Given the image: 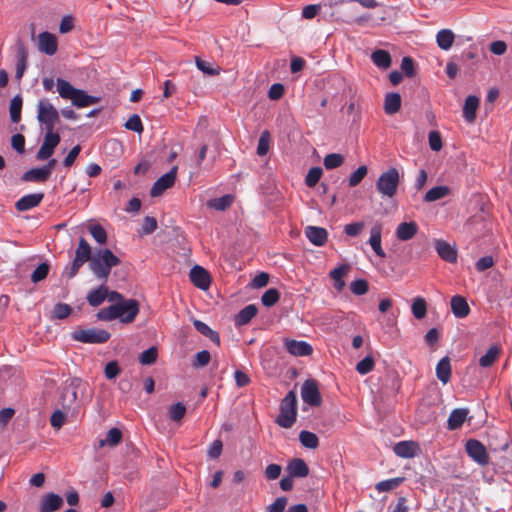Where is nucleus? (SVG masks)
<instances>
[{"instance_id":"1","label":"nucleus","mask_w":512,"mask_h":512,"mask_svg":"<svg viewBox=\"0 0 512 512\" xmlns=\"http://www.w3.org/2000/svg\"><path fill=\"white\" fill-rule=\"evenodd\" d=\"M57 92L61 98L70 100L72 105L77 108L88 107L98 101L97 97L75 88L70 82L62 78H57Z\"/></svg>"},{"instance_id":"2","label":"nucleus","mask_w":512,"mask_h":512,"mask_svg":"<svg viewBox=\"0 0 512 512\" xmlns=\"http://www.w3.org/2000/svg\"><path fill=\"white\" fill-rule=\"evenodd\" d=\"M119 263L120 259L110 249H98L92 257L89 267L98 279L106 281L111 269Z\"/></svg>"},{"instance_id":"3","label":"nucleus","mask_w":512,"mask_h":512,"mask_svg":"<svg viewBox=\"0 0 512 512\" xmlns=\"http://www.w3.org/2000/svg\"><path fill=\"white\" fill-rule=\"evenodd\" d=\"M296 416L297 397L294 391H289L281 401L276 423L282 428H291L296 422Z\"/></svg>"},{"instance_id":"4","label":"nucleus","mask_w":512,"mask_h":512,"mask_svg":"<svg viewBox=\"0 0 512 512\" xmlns=\"http://www.w3.org/2000/svg\"><path fill=\"white\" fill-rule=\"evenodd\" d=\"M37 120L44 126L45 131H54L56 124L60 122V114L49 99L42 98L38 101Z\"/></svg>"},{"instance_id":"5","label":"nucleus","mask_w":512,"mask_h":512,"mask_svg":"<svg viewBox=\"0 0 512 512\" xmlns=\"http://www.w3.org/2000/svg\"><path fill=\"white\" fill-rule=\"evenodd\" d=\"M400 182V174L397 168H389L383 172L376 181V189L382 197L393 198Z\"/></svg>"},{"instance_id":"6","label":"nucleus","mask_w":512,"mask_h":512,"mask_svg":"<svg viewBox=\"0 0 512 512\" xmlns=\"http://www.w3.org/2000/svg\"><path fill=\"white\" fill-rule=\"evenodd\" d=\"M110 336L108 331L98 328L78 329L71 333L73 340L90 344L105 343L109 340Z\"/></svg>"},{"instance_id":"7","label":"nucleus","mask_w":512,"mask_h":512,"mask_svg":"<svg viewBox=\"0 0 512 512\" xmlns=\"http://www.w3.org/2000/svg\"><path fill=\"white\" fill-rule=\"evenodd\" d=\"M466 452L470 458H472L479 465H487L489 462V456L485 446L478 440L469 439L465 445Z\"/></svg>"},{"instance_id":"8","label":"nucleus","mask_w":512,"mask_h":512,"mask_svg":"<svg viewBox=\"0 0 512 512\" xmlns=\"http://www.w3.org/2000/svg\"><path fill=\"white\" fill-rule=\"evenodd\" d=\"M59 142V134L54 133V131H45L44 141L36 155L37 159L44 161L50 158Z\"/></svg>"},{"instance_id":"9","label":"nucleus","mask_w":512,"mask_h":512,"mask_svg":"<svg viewBox=\"0 0 512 512\" xmlns=\"http://www.w3.org/2000/svg\"><path fill=\"white\" fill-rule=\"evenodd\" d=\"M177 166L158 178L153 184L150 194L152 197L160 196L166 189L172 187L176 180Z\"/></svg>"},{"instance_id":"10","label":"nucleus","mask_w":512,"mask_h":512,"mask_svg":"<svg viewBox=\"0 0 512 512\" xmlns=\"http://www.w3.org/2000/svg\"><path fill=\"white\" fill-rule=\"evenodd\" d=\"M302 400L310 406H319L322 402L317 384L314 380H306L301 387Z\"/></svg>"},{"instance_id":"11","label":"nucleus","mask_w":512,"mask_h":512,"mask_svg":"<svg viewBox=\"0 0 512 512\" xmlns=\"http://www.w3.org/2000/svg\"><path fill=\"white\" fill-rule=\"evenodd\" d=\"M118 307H120V321L123 323H131L139 313V304L134 299L118 302Z\"/></svg>"},{"instance_id":"12","label":"nucleus","mask_w":512,"mask_h":512,"mask_svg":"<svg viewBox=\"0 0 512 512\" xmlns=\"http://www.w3.org/2000/svg\"><path fill=\"white\" fill-rule=\"evenodd\" d=\"M190 281L201 290H207L211 284V278L207 270L199 265H195L189 273Z\"/></svg>"},{"instance_id":"13","label":"nucleus","mask_w":512,"mask_h":512,"mask_svg":"<svg viewBox=\"0 0 512 512\" xmlns=\"http://www.w3.org/2000/svg\"><path fill=\"white\" fill-rule=\"evenodd\" d=\"M350 271L349 264H340L329 272V277L333 281V288L338 292H342L345 288L344 278L348 275Z\"/></svg>"},{"instance_id":"14","label":"nucleus","mask_w":512,"mask_h":512,"mask_svg":"<svg viewBox=\"0 0 512 512\" xmlns=\"http://www.w3.org/2000/svg\"><path fill=\"white\" fill-rule=\"evenodd\" d=\"M58 43L55 35L42 32L38 35V49L46 55L52 56L57 52Z\"/></svg>"},{"instance_id":"15","label":"nucleus","mask_w":512,"mask_h":512,"mask_svg":"<svg viewBox=\"0 0 512 512\" xmlns=\"http://www.w3.org/2000/svg\"><path fill=\"white\" fill-rule=\"evenodd\" d=\"M284 347L293 356H309L313 352L312 346L306 341L286 339Z\"/></svg>"},{"instance_id":"16","label":"nucleus","mask_w":512,"mask_h":512,"mask_svg":"<svg viewBox=\"0 0 512 512\" xmlns=\"http://www.w3.org/2000/svg\"><path fill=\"white\" fill-rule=\"evenodd\" d=\"M305 236L313 245L322 247L327 242L328 232L322 227L307 226L305 228Z\"/></svg>"},{"instance_id":"17","label":"nucleus","mask_w":512,"mask_h":512,"mask_svg":"<svg viewBox=\"0 0 512 512\" xmlns=\"http://www.w3.org/2000/svg\"><path fill=\"white\" fill-rule=\"evenodd\" d=\"M381 241H382V225L375 224L374 226H372V228L370 230V237H369L368 243L377 256H379L380 258H384V257H386V253L382 248Z\"/></svg>"},{"instance_id":"18","label":"nucleus","mask_w":512,"mask_h":512,"mask_svg":"<svg viewBox=\"0 0 512 512\" xmlns=\"http://www.w3.org/2000/svg\"><path fill=\"white\" fill-rule=\"evenodd\" d=\"M63 498L55 493H48L41 498L40 512H55L63 505Z\"/></svg>"},{"instance_id":"19","label":"nucleus","mask_w":512,"mask_h":512,"mask_svg":"<svg viewBox=\"0 0 512 512\" xmlns=\"http://www.w3.org/2000/svg\"><path fill=\"white\" fill-rule=\"evenodd\" d=\"M44 198V193H32L22 196L16 203L15 208L18 211H28L34 207H37Z\"/></svg>"},{"instance_id":"20","label":"nucleus","mask_w":512,"mask_h":512,"mask_svg":"<svg viewBox=\"0 0 512 512\" xmlns=\"http://www.w3.org/2000/svg\"><path fill=\"white\" fill-rule=\"evenodd\" d=\"M435 249L438 255L449 263H455L457 261V251L455 247L451 246L448 242L444 240H436Z\"/></svg>"},{"instance_id":"21","label":"nucleus","mask_w":512,"mask_h":512,"mask_svg":"<svg viewBox=\"0 0 512 512\" xmlns=\"http://www.w3.org/2000/svg\"><path fill=\"white\" fill-rule=\"evenodd\" d=\"M418 232V225L414 221L402 222L395 230V236L399 241L411 240Z\"/></svg>"},{"instance_id":"22","label":"nucleus","mask_w":512,"mask_h":512,"mask_svg":"<svg viewBox=\"0 0 512 512\" xmlns=\"http://www.w3.org/2000/svg\"><path fill=\"white\" fill-rule=\"evenodd\" d=\"M27 57H28V54H27V50L25 48L24 43L22 41H18L16 43L17 63H16V74H15V78L17 80H21V78L24 75V72L26 69V64H27Z\"/></svg>"},{"instance_id":"23","label":"nucleus","mask_w":512,"mask_h":512,"mask_svg":"<svg viewBox=\"0 0 512 512\" xmlns=\"http://www.w3.org/2000/svg\"><path fill=\"white\" fill-rule=\"evenodd\" d=\"M451 311L456 318L462 319L469 315L470 307L466 299L460 295H455L450 301Z\"/></svg>"},{"instance_id":"24","label":"nucleus","mask_w":512,"mask_h":512,"mask_svg":"<svg viewBox=\"0 0 512 512\" xmlns=\"http://www.w3.org/2000/svg\"><path fill=\"white\" fill-rule=\"evenodd\" d=\"M418 446L413 441H400L393 447L394 453L401 458H413L417 455Z\"/></svg>"},{"instance_id":"25","label":"nucleus","mask_w":512,"mask_h":512,"mask_svg":"<svg viewBox=\"0 0 512 512\" xmlns=\"http://www.w3.org/2000/svg\"><path fill=\"white\" fill-rule=\"evenodd\" d=\"M287 471L291 477L304 478L309 474L306 462L301 458L292 459L287 465Z\"/></svg>"},{"instance_id":"26","label":"nucleus","mask_w":512,"mask_h":512,"mask_svg":"<svg viewBox=\"0 0 512 512\" xmlns=\"http://www.w3.org/2000/svg\"><path fill=\"white\" fill-rule=\"evenodd\" d=\"M479 106V98L475 95H469L463 106V117L464 119L472 123L476 118V111Z\"/></svg>"},{"instance_id":"27","label":"nucleus","mask_w":512,"mask_h":512,"mask_svg":"<svg viewBox=\"0 0 512 512\" xmlns=\"http://www.w3.org/2000/svg\"><path fill=\"white\" fill-rule=\"evenodd\" d=\"M468 415V410L464 408H458L452 410L447 420L448 430H456L462 426Z\"/></svg>"},{"instance_id":"28","label":"nucleus","mask_w":512,"mask_h":512,"mask_svg":"<svg viewBox=\"0 0 512 512\" xmlns=\"http://www.w3.org/2000/svg\"><path fill=\"white\" fill-rule=\"evenodd\" d=\"M401 108V96L397 92H390L385 95L384 111L388 115L397 113Z\"/></svg>"},{"instance_id":"29","label":"nucleus","mask_w":512,"mask_h":512,"mask_svg":"<svg viewBox=\"0 0 512 512\" xmlns=\"http://www.w3.org/2000/svg\"><path fill=\"white\" fill-rule=\"evenodd\" d=\"M108 296V288L105 285H100L98 288L91 290L87 294V301L92 307L101 305Z\"/></svg>"},{"instance_id":"30","label":"nucleus","mask_w":512,"mask_h":512,"mask_svg":"<svg viewBox=\"0 0 512 512\" xmlns=\"http://www.w3.org/2000/svg\"><path fill=\"white\" fill-rule=\"evenodd\" d=\"M234 201V196L231 194L223 195L219 198L209 199L206 202L207 208L216 210V211H225L228 209Z\"/></svg>"},{"instance_id":"31","label":"nucleus","mask_w":512,"mask_h":512,"mask_svg":"<svg viewBox=\"0 0 512 512\" xmlns=\"http://www.w3.org/2000/svg\"><path fill=\"white\" fill-rule=\"evenodd\" d=\"M257 307L253 304L247 305L235 316V325L244 326L248 324L257 314Z\"/></svg>"},{"instance_id":"32","label":"nucleus","mask_w":512,"mask_h":512,"mask_svg":"<svg viewBox=\"0 0 512 512\" xmlns=\"http://www.w3.org/2000/svg\"><path fill=\"white\" fill-rule=\"evenodd\" d=\"M436 376L443 384H447L450 381L451 365L448 357H443L437 363Z\"/></svg>"},{"instance_id":"33","label":"nucleus","mask_w":512,"mask_h":512,"mask_svg":"<svg viewBox=\"0 0 512 512\" xmlns=\"http://www.w3.org/2000/svg\"><path fill=\"white\" fill-rule=\"evenodd\" d=\"M50 175L43 167L32 168L22 175V180L25 182H45Z\"/></svg>"},{"instance_id":"34","label":"nucleus","mask_w":512,"mask_h":512,"mask_svg":"<svg viewBox=\"0 0 512 512\" xmlns=\"http://www.w3.org/2000/svg\"><path fill=\"white\" fill-rule=\"evenodd\" d=\"M455 35L450 29H442L436 35V42L440 49L449 50L454 42Z\"/></svg>"},{"instance_id":"35","label":"nucleus","mask_w":512,"mask_h":512,"mask_svg":"<svg viewBox=\"0 0 512 512\" xmlns=\"http://www.w3.org/2000/svg\"><path fill=\"white\" fill-rule=\"evenodd\" d=\"M449 193H450V188L448 186H444V185L435 186L426 192V194L424 196V201L428 202V203L434 202V201L440 200V199L448 196Z\"/></svg>"},{"instance_id":"36","label":"nucleus","mask_w":512,"mask_h":512,"mask_svg":"<svg viewBox=\"0 0 512 512\" xmlns=\"http://www.w3.org/2000/svg\"><path fill=\"white\" fill-rule=\"evenodd\" d=\"M371 59L377 67L382 68V69H387L391 65L390 54L387 51L382 50V49H378V50L374 51L371 54Z\"/></svg>"},{"instance_id":"37","label":"nucleus","mask_w":512,"mask_h":512,"mask_svg":"<svg viewBox=\"0 0 512 512\" xmlns=\"http://www.w3.org/2000/svg\"><path fill=\"white\" fill-rule=\"evenodd\" d=\"M500 354V348L497 345H492L487 352L480 357L479 365L483 368H488L493 365Z\"/></svg>"},{"instance_id":"38","label":"nucleus","mask_w":512,"mask_h":512,"mask_svg":"<svg viewBox=\"0 0 512 512\" xmlns=\"http://www.w3.org/2000/svg\"><path fill=\"white\" fill-rule=\"evenodd\" d=\"M299 441L305 448L316 449L319 445V439L313 432L303 430L299 434Z\"/></svg>"},{"instance_id":"39","label":"nucleus","mask_w":512,"mask_h":512,"mask_svg":"<svg viewBox=\"0 0 512 512\" xmlns=\"http://www.w3.org/2000/svg\"><path fill=\"white\" fill-rule=\"evenodd\" d=\"M62 406L67 409H71L77 400V390L73 385H69L64 388L62 393Z\"/></svg>"},{"instance_id":"40","label":"nucleus","mask_w":512,"mask_h":512,"mask_svg":"<svg viewBox=\"0 0 512 512\" xmlns=\"http://www.w3.org/2000/svg\"><path fill=\"white\" fill-rule=\"evenodd\" d=\"M120 307H118V303L111 305L107 308H102L97 313V318L102 321H111L114 319H120Z\"/></svg>"},{"instance_id":"41","label":"nucleus","mask_w":512,"mask_h":512,"mask_svg":"<svg viewBox=\"0 0 512 512\" xmlns=\"http://www.w3.org/2000/svg\"><path fill=\"white\" fill-rule=\"evenodd\" d=\"M22 97L20 95L14 96L10 101V118L13 123H18L21 119Z\"/></svg>"},{"instance_id":"42","label":"nucleus","mask_w":512,"mask_h":512,"mask_svg":"<svg viewBox=\"0 0 512 512\" xmlns=\"http://www.w3.org/2000/svg\"><path fill=\"white\" fill-rule=\"evenodd\" d=\"M411 311L416 319H423L427 314V304L424 298L416 297L411 305Z\"/></svg>"},{"instance_id":"43","label":"nucleus","mask_w":512,"mask_h":512,"mask_svg":"<svg viewBox=\"0 0 512 512\" xmlns=\"http://www.w3.org/2000/svg\"><path fill=\"white\" fill-rule=\"evenodd\" d=\"M404 478L396 477L387 480L380 481L376 484L375 489L378 492H388L397 488L402 482Z\"/></svg>"},{"instance_id":"44","label":"nucleus","mask_w":512,"mask_h":512,"mask_svg":"<svg viewBox=\"0 0 512 512\" xmlns=\"http://www.w3.org/2000/svg\"><path fill=\"white\" fill-rule=\"evenodd\" d=\"M75 257L84 260L85 262L91 261V247L89 243L84 239L80 238L78 247L75 251Z\"/></svg>"},{"instance_id":"45","label":"nucleus","mask_w":512,"mask_h":512,"mask_svg":"<svg viewBox=\"0 0 512 512\" xmlns=\"http://www.w3.org/2000/svg\"><path fill=\"white\" fill-rule=\"evenodd\" d=\"M122 439V432L118 428H111L105 437V439L100 441V446L103 447L105 445L115 446L120 443Z\"/></svg>"},{"instance_id":"46","label":"nucleus","mask_w":512,"mask_h":512,"mask_svg":"<svg viewBox=\"0 0 512 512\" xmlns=\"http://www.w3.org/2000/svg\"><path fill=\"white\" fill-rule=\"evenodd\" d=\"M344 163V157L339 153L327 154L324 157L323 164L326 169L331 170L340 167Z\"/></svg>"},{"instance_id":"47","label":"nucleus","mask_w":512,"mask_h":512,"mask_svg":"<svg viewBox=\"0 0 512 512\" xmlns=\"http://www.w3.org/2000/svg\"><path fill=\"white\" fill-rule=\"evenodd\" d=\"M280 298V293L275 288H270L264 292V294L261 297V302L266 307H272L275 305Z\"/></svg>"},{"instance_id":"48","label":"nucleus","mask_w":512,"mask_h":512,"mask_svg":"<svg viewBox=\"0 0 512 512\" xmlns=\"http://www.w3.org/2000/svg\"><path fill=\"white\" fill-rule=\"evenodd\" d=\"M195 63L197 68L202 71L204 74L207 75H218L220 73V68L218 66H213L210 62H207L205 60H202L199 57L195 58Z\"/></svg>"},{"instance_id":"49","label":"nucleus","mask_w":512,"mask_h":512,"mask_svg":"<svg viewBox=\"0 0 512 512\" xmlns=\"http://www.w3.org/2000/svg\"><path fill=\"white\" fill-rule=\"evenodd\" d=\"M89 232L94 240L99 244H104L107 241L106 230L100 224H93L89 227Z\"/></svg>"},{"instance_id":"50","label":"nucleus","mask_w":512,"mask_h":512,"mask_svg":"<svg viewBox=\"0 0 512 512\" xmlns=\"http://www.w3.org/2000/svg\"><path fill=\"white\" fill-rule=\"evenodd\" d=\"M158 352L157 348L152 346L144 350L139 356V362L142 365H151L157 360Z\"/></svg>"},{"instance_id":"51","label":"nucleus","mask_w":512,"mask_h":512,"mask_svg":"<svg viewBox=\"0 0 512 512\" xmlns=\"http://www.w3.org/2000/svg\"><path fill=\"white\" fill-rule=\"evenodd\" d=\"M374 365H375L374 359L370 355H368L357 363L356 371L360 375H366L373 370Z\"/></svg>"},{"instance_id":"52","label":"nucleus","mask_w":512,"mask_h":512,"mask_svg":"<svg viewBox=\"0 0 512 512\" xmlns=\"http://www.w3.org/2000/svg\"><path fill=\"white\" fill-rule=\"evenodd\" d=\"M368 169L365 165L359 166L354 172L351 173L348 184L350 187L357 186L367 175Z\"/></svg>"},{"instance_id":"53","label":"nucleus","mask_w":512,"mask_h":512,"mask_svg":"<svg viewBox=\"0 0 512 512\" xmlns=\"http://www.w3.org/2000/svg\"><path fill=\"white\" fill-rule=\"evenodd\" d=\"M322 172L321 167H312L305 177L306 186L310 188L314 187L319 182Z\"/></svg>"},{"instance_id":"54","label":"nucleus","mask_w":512,"mask_h":512,"mask_svg":"<svg viewBox=\"0 0 512 512\" xmlns=\"http://www.w3.org/2000/svg\"><path fill=\"white\" fill-rule=\"evenodd\" d=\"M49 264L47 262L41 263L31 274V281L38 283L44 280L49 273Z\"/></svg>"},{"instance_id":"55","label":"nucleus","mask_w":512,"mask_h":512,"mask_svg":"<svg viewBox=\"0 0 512 512\" xmlns=\"http://www.w3.org/2000/svg\"><path fill=\"white\" fill-rule=\"evenodd\" d=\"M72 312V308L65 303H57L52 310V318L65 319Z\"/></svg>"},{"instance_id":"56","label":"nucleus","mask_w":512,"mask_h":512,"mask_svg":"<svg viewBox=\"0 0 512 512\" xmlns=\"http://www.w3.org/2000/svg\"><path fill=\"white\" fill-rule=\"evenodd\" d=\"M186 413V407L183 403L177 402L169 408V418L172 421H180Z\"/></svg>"},{"instance_id":"57","label":"nucleus","mask_w":512,"mask_h":512,"mask_svg":"<svg viewBox=\"0 0 512 512\" xmlns=\"http://www.w3.org/2000/svg\"><path fill=\"white\" fill-rule=\"evenodd\" d=\"M350 290L354 295H364L369 290L368 282L365 279L354 280L350 284Z\"/></svg>"},{"instance_id":"58","label":"nucleus","mask_w":512,"mask_h":512,"mask_svg":"<svg viewBox=\"0 0 512 512\" xmlns=\"http://www.w3.org/2000/svg\"><path fill=\"white\" fill-rule=\"evenodd\" d=\"M364 227L365 224L362 221L349 223L344 226V233L349 237H356L361 233Z\"/></svg>"},{"instance_id":"59","label":"nucleus","mask_w":512,"mask_h":512,"mask_svg":"<svg viewBox=\"0 0 512 512\" xmlns=\"http://www.w3.org/2000/svg\"><path fill=\"white\" fill-rule=\"evenodd\" d=\"M125 128L137 133H141L143 131L142 121L137 114H133L125 123Z\"/></svg>"},{"instance_id":"60","label":"nucleus","mask_w":512,"mask_h":512,"mask_svg":"<svg viewBox=\"0 0 512 512\" xmlns=\"http://www.w3.org/2000/svg\"><path fill=\"white\" fill-rule=\"evenodd\" d=\"M210 358L211 356L209 351L202 350L196 354L195 359L192 362V366L194 368H202L209 363Z\"/></svg>"},{"instance_id":"61","label":"nucleus","mask_w":512,"mask_h":512,"mask_svg":"<svg viewBox=\"0 0 512 512\" xmlns=\"http://www.w3.org/2000/svg\"><path fill=\"white\" fill-rule=\"evenodd\" d=\"M269 150V133L267 131H264L258 141L257 146V154L259 156H264L267 154Z\"/></svg>"},{"instance_id":"62","label":"nucleus","mask_w":512,"mask_h":512,"mask_svg":"<svg viewBox=\"0 0 512 512\" xmlns=\"http://www.w3.org/2000/svg\"><path fill=\"white\" fill-rule=\"evenodd\" d=\"M429 146L433 151H439L442 148V139L437 131H430L428 135Z\"/></svg>"},{"instance_id":"63","label":"nucleus","mask_w":512,"mask_h":512,"mask_svg":"<svg viewBox=\"0 0 512 512\" xmlns=\"http://www.w3.org/2000/svg\"><path fill=\"white\" fill-rule=\"evenodd\" d=\"M287 505V498L284 496L278 497L272 504H270L266 512H283Z\"/></svg>"},{"instance_id":"64","label":"nucleus","mask_w":512,"mask_h":512,"mask_svg":"<svg viewBox=\"0 0 512 512\" xmlns=\"http://www.w3.org/2000/svg\"><path fill=\"white\" fill-rule=\"evenodd\" d=\"M388 512H408L407 499L405 497H399L395 505L388 507Z\"/></svg>"}]
</instances>
